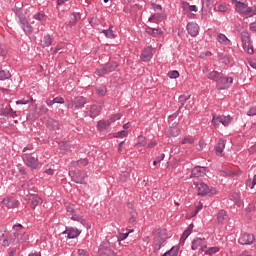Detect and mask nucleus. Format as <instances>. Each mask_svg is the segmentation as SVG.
Here are the masks:
<instances>
[{
    "label": "nucleus",
    "mask_w": 256,
    "mask_h": 256,
    "mask_svg": "<svg viewBox=\"0 0 256 256\" xmlns=\"http://www.w3.org/2000/svg\"><path fill=\"white\" fill-rule=\"evenodd\" d=\"M66 213L68 217H70L73 221H78L79 223H81V225H83V227L91 229V226L89 225V223H87V220L77 214V209H75V205L68 204L66 206Z\"/></svg>",
    "instance_id": "nucleus-1"
},
{
    "label": "nucleus",
    "mask_w": 256,
    "mask_h": 256,
    "mask_svg": "<svg viewBox=\"0 0 256 256\" xmlns=\"http://www.w3.org/2000/svg\"><path fill=\"white\" fill-rule=\"evenodd\" d=\"M241 39H242L243 49L247 51L249 55H253V53H255V50H253V45H251V33L247 31H242Z\"/></svg>",
    "instance_id": "nucleus-2"
},
{
    "label": "nucleus",
    "mask_w": 256,
    "mask_h": 256,
    "mask_svg": "<svg viewBox=\"0 0 256 256\" xmlns=\"http://www.w3.org/2000/svg\"><path fill=\"white\" fill-rule=\"evenodd\" d=\"M22 160L30 169H37V167H39V159L37 156H34L33 153L22 154Z\"/></svg>",
    "instance_id": "nucleus-3"
},
{
    "label": "nucleus",
    "mask_w": 256,
    "mask_h": 256,
    "mask_svg": "<svg viewBox=\"0 0 256 256\" xmlns=\"http://www.w3.org/2000/svg\"><path fill=\"white\" fill-rule=\"evenodd\" d=\"M69 175L74 183H80L81 185H85L87 183V173L82 172L81 170L69 172Z\"/></svg>",
    "instance_id": "nucleus-4"
},
{
    "label": "nucleus",
    "mask_w": 256,
    "mask_h": 256,
    "mask_svg": "<svg viewBox=\"0 0 256 256\" xmlns=\"http://www.w3.org/2000/svg\"><path fill=\"white\" fill-rule=\"evenodd\" d=\"M236 11L237 13H242V15H250L251 13L252 15H256V10L253 11V8L237 0H236Z\"/></svg>",
    "instance_id": "nucleus-5"
},
{
    "label": "nucleus",
    "mask_w": 256,
    "mask_h": 256,
    "mask_svg": "<svg viewBox=\"0 0 256 256\" xmlns=\"http://www.w3.org/2000/svg\"><path fill=\"white\" fill-rule=\"evenodd\" d=\"M206 247H207V240H205V238H196L192 241V246H191L192 251H197V249H199V251L204 253Z\"/></svg>",
    "instance_id": "nucleus-6"
},
{
    "label": "nucleus",
    "mask_w": 256,
    "mask_h": 256,
    "mask_svg": "<svg viewBox=\"0 0 256 256\" xmlns=\"http://www.w3.org/2000/svg\"><path fill=\"white\" fill-rule=\"evenodd\" d=\"M233 83L232 77H225V75L222 74L220 80H218L216 87L217 89H229L231 87V84Z\"/></svg>",
    "instance_id": "nucleus-7"
},
{
    "label": "nucleus",
    "mask_w": 256,
    "mask_h": 256,
    "mask_svg": "<svg viewBox=\"0 0 256 256\" xmlns=\"http://www.w3.org/2000/svg\"><path fill=\"white\" fill-rule=\"evenodd\" d=\"M238 243L240 245H251L255 243V235L247 233L241 234Z\"/></svg>",
    "instance_id": "nucleus-8"
},
{
    "label": "nucleus",
    "mask_w": 256,
    "mask_h": 256,
    "mask_svg": "<svg viewBox=\"0 0 256 256\" xmlns=\"http://www.w3.org/2000/svg\"><path fill=\"white\" fill-rule=\"evenodd\" d=\"M1 203L3 207H6L7 209H15L19 207V202L15 200V198H4Z\"/></svg>",
    "instance_id": "nucleus-9"
},
{
    "label": "nucleus",
    "mask_w": 256,
    "mask_h": 256,
    "mask_svg": "<svg viewBox=\"0 0 256 256\" xmlns=\"http://www.w3.org/2000/svg\"><path fill=\"white\" fill-rule=\"evenodd\" d=\"M186 28L191 37H197L199 35V25L197 23L189 22Z\"/></svg>",
    "instance_id": "nucleus-10"
},
{
    "label": "nucleus",
    "mask_w": 256,
    "mask_h": 256,
    "mask_svg": "<svg viewBox=\"0 0 256 256\" xmlns=\"http://www.w3.org/2000/svg\"><path fill=\"white\" fill-rule=\"evenodd\" d=\"M196 188L198 190V195H200L201 197H205V195H209V193H211V189H209V186H207V184L203 182L197 184Z\"/></svg>",
    "instance_id": "nucleus-11"
},
{
    "label": "nucleus",
    "mask_w": 256,
    "mask_h": 256,
    "mask_svg": "<svg viewBox=\"0 0 256 256\" xmlns=\"http://www.w3.org/2000/svg\"><path fill=\"white\" fill-rule=\"evenodd\" d=\"M86 103H87V98L83 96H78L72 101V107H75V109H79L81 107H85Z\"/></svg>",
    "instance_id": "nucleus-12"
},
{
    "label": "nucleus",
    "mask_w": 256,
    "mask_h": 256,
    "mask_svg": "<svg viewBox=\"0 0 256 256\" xmlns=\"http://www.w3.org/2000/svg\"><path fill=\"white\" fill-rule=\"evenodd\" d=\"M205 171V167L195 166L191 171L190 177H203L206 174Z\"/></svg>",
    "instance_id": "nucleus-13"
},
{
    "label": "nucleus",
    "mask_w": 256,
    "mask_h": 256,
    "mask_svg": "<svg viewBox=\"0 0 256 256\" xmlns=\"http://www.w3.org/2000/svg\"><path fill=\"white\" fill-rule=\"evenodd\" d=\"M128 209H130V218L128 220V223L133 224L137 222V219L139 218V214L135 209H133V204L128 203Z\"/></svg>",
    "instance_id": "nucleus-14"
},
{
    "label": "nucleus",
    "mask_w": 256,
    "mask_h": 256,
    "mask_svg": "<svg viewBox=\"0 0 256 256\" xmlns=\"http://www.w3.org/2000/svg\"><path fill=\"white\" fill-rule=\"evenodd\" d=\"M152 57H153V48L148 47L142 51V54H141L142 61H151Z\"/></svg>",
    "instance_id": "nucleus-15"
},
{
    "label": "nucleus",
    "mask_w": 256,
    "mask_h": 256,
    "mask_svg": "<svg viewBox=\"0 0 256 256\" xmlns=\"http://www.w3.org/2000/svg\"><path fill=\"white\" fill-rule=\"evenodd\" d=\"M43 204V199L38 195H32L30 198V207L31 209H35L37 206Z\"/></svg>",
    "instance_id": "nucleus-16"
},
{
    "label": "nucleus",
    "mask_w": 256,
    "mask_h": 256,
    "mask_svg": "<svg viewBox=\"0 0 256 256\" xmlns=\"http://www.w3.org/2000/svg\"><path fill=\"white\" fill-rule=\"evenodd\" d=\"M64 233L68 234V239H75L76 237H79V235H81V230L71 227L64 231Z\"/></svg>",
    "instance_id": "nucleus-17"
},
{
    "label": "nucleus",
    "mask_w": 256,
    "mask_h": 256,
    "mask_svg": "<svg viewBox=\"0 0 256 256\" xmlns=\"http://www.w3.org/2000/svg\"><path fill=\"white\" fill-rule=\"evenodd\" d=\"M101 109H103L101 104H94V105H92V107L90 109V117L92 119H95V117H97L99 115V113H101Z\"/></svg>",
    "instance_id": "nucleus-18"
},
{
    "label": "nucleus",
    "mask_w": 256,
    "mask_h": 256,
    "mask_svg": "<svg viewBox=\"0 0 256 256\" xmlns=\"http://www.w3.org/2000/svg\"><path fill=\"white\" fill-rule=\"evenodd\" d=\"M12 11L19 18L21 25H27V23H28L27 18L23 15V13H21V9L15 7L12 9Z\"/></svg>",
    "instance_id": "nucleus-19"
},
{
    "label": "nucleus",
    "mask_w": 256,
    "mask_h": 256,
    "mask_svg": "<svg viewBox=\"0 0 256 256\" xmlns=\"http://www.w3.org/2000/svg\"><path fill=\"white\" fill-rule=\"evenodd\" d=\"M12 11L19 18L21 25H27V23H28L27 18L23 15V13H21V9L15 7L12 9Z\"/></svg>",
    "instance_id": "nucleus-20"
},
{
    "label": "nucleus",
    "mask_w": 256,
    "mask_h": 256,
    "mask_svg": "<svg viewBox=\"0 0 256 256\" xmlns=\"http://www.w3.org/2000/svg\"><path fill=\"white\" fill-rule=\"evenodd\" d=\"M201 5V10L204 11V13H208V11H211V9H213V3L211 0H202Z\"/></svg>",
    "instance_id": "nucleus-21"
},
{
    "label": "nucleus",
    "mask_w": 256,
    "mask_h": 256,
    "mask_svg": "<svg viewBox=\"0 0 256 256\" xmlns=\"http://www.w3.org/2000/svg\"><path fill=\"white\" fill-rule=\"evenodd\" d=\"M46 125L48 129H52L53 131H57V129H59V121L53 118H49L46 122Z\"/></svg>",
    "instance_id": "nucleus-22"
},
{
    "label": "nucleus",
    "mask_w": 256,
    "mask_h": 256,
    "mask_svg": "<svg viewBox=\"0 0 256 256\" xmlns=\"http://www.w3.org/2000/svg\"><path fill=\"white\" fill-rule=\"evenodd\" d=\"M223 73L218 72V71H212L209 73L208 75V79H210L211 81H215L216 84L219 83V80L221 79Z\"/></svg>",
    "instance_id": "nucleus-23"
},
{
    "label": "nucleus",
    "mask_w": 256,
    "mask_h": 256,
    "mask_svg": "<svg viewBox=\"0 0 256 256\" xmlns=\"http://www.w3.org/2000/svg\"><path fill=\"white\" fill-rule=\"evenodd\" d=\"M87 165H89V160L87 158L71 162L72 167H87Z\"/></svg>",
    "instance_id": "nucleus-24"
},
{
    "label": "nucleus",
    "mask_w": 256,
    "mask_h": 256,
    "mask_svg": "<svg viewBox=\"0 0 256 256\" xmlns=\"http://www.w3.org/2000/svg\"><path fill=\"white\" fill-rule=\"evenodd\" d=\"M16 239L18 241V245H21V243H25V241L29 240V234L16 232Z\"/></svg>",
    "instance_id": "nucleus-25"
},
{
    "label": "nucleus",
    "mask_w": 256,
    "mask_h": 256,
    "mask_svg": "<svg viewBox=\"0 0 256 256\" xmlns=\"http://www.w3.org/2000/svg\"><path fill=\"white\" fill-rule=\"evenodd\" d=\"M223 149H225V140L219 139L215 146L216 155H221V153H223Z\"/></svg>",
    "instance_id": "nucleus-26"
},
{
    "label": "nucleus",
    "mask_w": 256,
    "mask_h": 256,
    "mask_svg": "<svg viewBox=\"0 0 256 256\" xmlns=\"http://www.w3.org/2000/svg\"><path fill=\"white\" fill-rule=\"evenodd\" d=\"M146 33L152 37H158V35H161L163 31H161V29L147 27Z\"/></svg>",
    "instance_id": "nucleus-27"
},
{
    "label": "nucleus",
    "mask_w": 256,
    "mask_h": 256,
    "mask_svg": "<svg viewBox=\"0 0 256 256\" xmlns=\"http://www.w3.org/2000/svg\"><path fill=\"white\" fill-rule=\"evenodd\" d=\"M189 99H191V95H188V96L181 95V96H179L178 101H179L180 105H179L178 111H181V109L183 107H185V103H187V101H189Z\"/></svg>",
    "instance_id": "nucleus-28"
},
{
    "label": "nucleus",
    "mask_w": 256,
    "mask_h": 256,
    "mask_svg": "<svg viewBox=\"0 0 256 256\" xmlns=\"http://www.w3.org/2000/svg\"><path fill=\"white\" fill-rule=\"evenodd\" d=\"M228 217H227V212H225V210H220L218 212V215H217V221L218 223H225V221H227Z\"/></svg>",
    "instance_id": "nucleus-29"
},
{
    "label": "nucleus",
    "mask_w": 256,
    "mask_h": 256,
    "mask_svg": "<svg viewBox=\"0 0 256 256\" xmlns=\"http://www.w3.org/2000/svg\"><path fill=\"white\" fill-rule=\"evenodd\" d=\"M100 256H115V252L111 250V248H100L99 249Z\"/></svg>",
    "instance_id": "nucleus-30"
},
{
    "label": "nucleus",
    "mask_w": 256,
    "mask_h": 256,
    "mask_svg": "<svg viewBox=\"0 0 256 256\" xmlns=\"http://www.w3.org/2000/svg\"><path fill=\"white\" fill-rule=\"evenodd\" d=\"M109 125H111L109 120H100L97 123V128L99 131H103V130L107 129L109 127Z\"/></svg>",
    "instance_id": "nucleus-31"
},
{
    "label": "nucleus",
    "mask_w": 256,
    "mask_h": 256,
    "mask_svg": "<svg viewBox=\"0 0 256 256\" xmlns=\"http://www.w3.org/2000/svg\"><path fill=\"white\" fill-rule=\"evenodd\" d=\"M8 241H10L11 245H19V241H17V232H13L9 235H6Z\"/></svg>",
    "instance_id": "nucleus-32"
},
{
    "label": "nucleus",
    "mask_w": 256,
    "mask_h": 256,
    "mask_svg": "<svg viewBox=\"0 0 256 256\" xmlns=\"http://www.w3.org/2000/svg\"><path fill=\"white\" fill-rule=\"evenodd\" d=\"M95 73H96V75H99V77H102V75H109V70H107L106 65H104V66L102 65L97 68Z\"/></svg>",
    "instance_id": "nucleus-33"
},
{
    "label": "nucleus",
    "mask_w": 256,
    "mask_h": 256,
    "mask_svg": "<svg viewBox=\"0 0 256 256\" xmlns=\"http://www.w3.org/2000/svg\"><path fill=\"white\" fill-rule=\"evenodd\" d=\"M9 113H11V106L2 105V107L0 108V115H2L3 117H9Z\"/></svg>",
    "instance_id": "nucleus-34"
},
{
    "label": "nucleus",
    "mask_w": 256,
    "mask_h": 256,
    "mask_svg": "<svg viewBox=\"0 0 256 256\" xmlns=\"http://www.w3.org/2000/svg\"><path fill=\"white\" fill-rule=\"evenodd\" d=\"M168 133L170 137H177L181 133V129H179L177 126H172L170 127Z\"/></svg>",
    "instance_id": "nucleus-35"
},
{
    "label": "nucleus",
    "mask_w": 256,
    "mask_h": 256,
    "mask_svg": "<svg viewBox=\"0 0 256 256\" xmlns=\"http://www.w3.org/2000/svg\"><path fill=\"white\" fill-rule=\"evenodd\" d=\"M106 69L108 70V73H113L117 67H119V64L115 61L106 63Z\"/></svg>",
    "instance_id": "nucleus-36"
},
{
    "label": "nucleus",
    "mask_w": 256,
    "mask_h": 256,
    "mask_svg": "<svg viewBox=\"0 0 256 256\" xmlns=\"http://www.w3.org/2000/svg\"><path fill=\"white\" fill-rule=\"evenodd\" d=\"M230 199H231V201H234V203H236V205H240V203H241V195L237 192H232L230 194Z\"/></svg>",
    "instance_id": "nucleus-37"
},
{
    "label": "nucleus",
    "mask_w": 256,
    "mask_h": 256,
    "mask_svg": "<svg viewBox=\"0 0 256 256\" xmlns=\"http://www.w3.org/2000/svg\"><path fill=\"white\" fill-rule=\"evenodd\" d=\"M103 34H105V37L108 39H115V33H113V26H110L109 29L103 30Z\"/></svg>",
    "instance_id": "nucleus-38"
},
{
    "label": "nucleus",
    "mask_w": 256,
    "mask_h": 256,
    "mask_svg": "<svg viewBox=\"0 0 256 256\" xmlns=\"http://www.w3.org/2000/svg\"><path fill=\"white\" fill-rule=\"evenodd\" d=\"M179 255V248L172 247L170 250L166 251L162 256H177Z\"/></svg>",
    "instance_id": "nucleus-39"
},
{
    "label": "nucleus",
    "mask_w": 256,
    "mask_h": 256,
    "mask_svg": "<svg viewBox=\"0 0 256 256\" xmlns=\"http://www.w3.org/2000/svg\"><path fill=\"white\" fill-rule=\"evenodd\" d=\"M11 72L9 70L0 69V81H5V79H10Z\"/></svg>",
    "instance_id": "nucleus-40"
},
{
    "label": "nucleus",
    "mask_w": 256,
    "mask_h": 256,
    "mask_svg": "<svg viewBox=\"0 0 256 256\" xmlns=\"http://www.w3.org/2000/svg\"><path fill=\"white\" fill-rule=\"evenodd\" d=\"M217 39H218V42L222 43L223 45H229V43H231V41H229V39L227 38V36H225V34H219Z\"/></svg>",
    "instance_id": "nucleus-41"
},
{
    "label": "nucleus",
    "mask_w": 256,
    "mask_h": 256,
    "mask_svg": "<svg viewBox=\"0 0 256 256\" xmlns=\"http://www.w3.org/2000/svg\"><path fill=\"white\" fill-rule=\"evenodd\" d=\"M218 251H219L218 247H210L209 248V247L206 246V248L204 250V253L206 255H215V253H218Z\"/></svg>",
    "instance_id": "nucleus-42"
},
{
    "label": "nucleus",
    "mask_w": 256,
    "mask_h": 256,
    "mask_svg": "<svg viewBox=\"0 0 256 256\" xmlns=\"http://www.w3.org/2000/svg\"><path fill=\"white\" fill-rule=\"evenodd\" d=\"M121 117H123L122 113H116V114H112L110 116V118L108 119V121L111 123H115V121H119V119H121Z\"/></svg>",
    "instance_id": "nucleus-43"
},
{
    "label": "nucleus",
    "mask_w": 256,
    "mask_h": 256,
    "mask_svg": "<svg viewBox=\"0 0 256 256\" xmlns=\"http://www.w3.org/2000/svg\"><path fill=\"white\" fill-rule=\"evenodd\" d=\"M96 91L100 97H105V95L107 94V87L99 86L96 88Z\"/></svg>",
    "instance_id": "nucleus-44"
},
{
    "label": "nucleus",
    "mask_w": 256,
    "mask_h": 256,
    "mask_svg": "<svg viewBox=\"0 0 256 256\" xmlns=\"http://www.w3.org/2000/svg\"><path fill=\"white\" fill-rule=\"evenodd\" d=\"M53 43V39L51 38V35L44 36V44H42V47H49Z\"/></svg>",
    "instance_id": "nucleus-45"
},
{
    "label": "nucleus",
    "mask_w": 256,
    "mask_h": 256,
    "mask_svg": "<svg viewBox=\"0 0 256 256\" xmlns=\"http://www.w3.org/2000/svg\"><path fill=\"white\" fill-rule=\"evenodd\" d=\"M231 117L229 116H220V121L224 127H228L229 123H231Z\"/></svg>",
    "instance_id": "nucleus-46"
},
{
    "label": "nucleus",
    "mask_w": 256,
    "mask_h": 256,
    "mask_svg": "<svg viewBox=\"0 0 256 256\" xmlns=\"http://www.w3.org/2000/svg\"><path fill=\"white\" fill-rule=\"evenodd\" d=\"M145 147L147 145V138L145 136H139L138 137V142L136 143V146L139 147Z\"/></svg>",
    "instance_id": "nucleus-47"
},
{
    "label": "nucleus",
    "mask_w": 256,
    "mask_h": 256,
    "mask_svg": "<svg viewBox=\"0 0 256 256\" xmlns=\"http://www.w3.org/2000/svg\"><path fill=\"white\" fill-rule=\"evenodd\" d=\"M59 147L62 151H71V145L69 144V142H60Z\"/></svg>",
    "instance_id": "nucleus-48"
},
{
    "label": "nucleus",
    "mask_w": 256,
    "mask_h": 256,
    "mask_svg": "<svg viewBox=\"0 0 256 256\" xmlns=\"http://www.w3.org/2000/svg\"><path fill=\"white\" fill-rule=\"evenodd\" d=\"M161 244H157L154 242V251L157 253V251H161V247H165L167 245V240H161Z\"/></svg>",
    "instance_id": "nucleus-49"
},
{
    "label": "nucleus",
    "mask_w": 256,
    "mask_h": 256,
    "mask_svg": "<svg viewBox=\"0 0 256 256\" xmlns=\"http://www.w3.org/2000/svg\"><path fill=\"white\" fill-rule=\"evenodd\" d=\"M23 27V31L25 33H28V35H31V33H33V27H31V24H29V22H27V24L22 25Z\"/></svg>",
    "instance_id": "nucleus-50"
},
{
    "label": "nucleus",
    "mask_w": 256,
    "mask_h": 256,
    "mask_svg": "<svg viewBox=\"0 0 256 256\" xmlns=\"http://www.w3.org/2000/svg\"><path fill=\"white\" fill-rule=\"evenodd\" d=\"M129 135V132L127 130H122L120 132H117L114 134V137L123 139V137H127Z\"/></svg>",
    "instance_id": "nucleus-51"
},
{
    "label": "nucleus",
    "mask_w": 256,
    "mask_h": 256,
    "mask_svg": "<svg viewBox=\"0 0 256 256\" xmlns=\"http://www.w3.org/2000/svg\"><path fill=\"white\" fill-rule=\"evenodd\" d=\"M220 175H221L222 177H235V176H237V175H239V174H237V173H230V172L227 171V170H222V171H220Z\"/></svg>",
    "instance_id": "nucleus-52"
},
{
    "label": "nucleus",
    "mask_w": 256,
    "mask_h": 256,
    "mask_svg": "<svg viewBox=\"0 0 256 256\" xmlns=\"http://www.w3.org/2000/svg\"><path fill=\"white\" fill-rule=\"evenodd\" d=\"M168 77H170V79H177V77H179V71H170L168 72Z\"/></svg>",
    "instance_id": "nucleus-53"
},
{
    "label": "nucleus",
    "mask_w": 256,
    "mask_h": 256,
    "mask_svg": "<svg viewBox=\"0 0 256 256\" xmlns=\"http://www.w3.org/2000/svg\"><path fill=\"white\" fill-rule=\"evenodd\" d=\"M194 139L193 137H185L183 140H182V145H185V144H189V145H192V143H194Z\"/></svg>",
    "instance_id": "nucleus-54"
},
{
    "label": "nucleus",
    "mask_w": 256,
    "mask_h": 256,
    "mask_svg": "<svg viewBox=\"0 0 256 256\" xmlns=\"http://www.w3.org/2000/svg\"><path fill=\"white\" fill-rule=\"evenodd\" d=\"M73 16H74V19L72 22H70L71 27H73V25H75V23H77V21L81 19V14L79 13H74Z\"/></svg>",
    "instance_id": "nucleus-55"
},
{
    "label": "nucleus",
    "mask_w": 256,
    "mask_h": 256,
    "mask_svg": "<svg viewBox=\"0 0 256 256\" xmlns=\"http://www.w3.org/2000/svg\"><path fill=\"white\" fill-rule=\"evenodd\" d=\"M212 123L215 125V127H219V124L221 123V116L213 117Z\"/></svg>",
    "instance_id": "nucleus-56"
},
{
    "label": "nucleus",
    "mask_w": 256,
    "mask_h": 256,
    "mask_svg": "<svg viewBox=\"0 0 256 256\" xmlns=\"http://www.w3.org/2000/svg\"><path fill=\"white\" fill-rule=\"evenodd\" d=\"M1 245L3 247H9L11 245V242L9 241V238L7 236H5V238L2 240Z\"/></svg>",
    "instance_id": "nucleus-57"
},
{
    "label": "nucleus",
    "mask_w": 256,
    "mask_h": 256,
    "mask_svg": "<svg viewBox=\"0 0 256 256\" xmlns=\"http://www.w3.org/2000/svg\"><path fill=\"white\" fill-rule=\"evenodd\" d=\"M48 112H49V108L48 107L40 106V108H39L40 115H45Z\"/></svg>",
    "instance_id": "nucleus-58"
},
{
    "label": "nucleus",
    "mask_w": 256,
    "mask_h": 256,
    "mask_svg": "<svg viewBox=\"0 0 256 256\" xmlns=\"http://www.w3.org/2000/svg\"><path fill=\"white\" fill-rule=\"evenodd\" d=\"M126 237H129V232L120 233L119 236H118V241H125Z\"/></svg>",
    "instance_id": "nucleus-59"
},
{
    "label": "nucleus",
    "mask_w": 256,
    "mask_h": 256,
    "mask_svg": "<svg viewBox=\"0 0 256 256\" xmlns=\"http://www.w3.org/2000/svg\"><path fill=\"white\" fill-rule=\"evenodd\" d=\"M34 19H37V21H43V19H45V14H41L40 12H38L34 15Z\"/></svg>",
    "instance_id": "nucleus-60"
},
{
    "label": "nucleus",
    "mask_w": 256,
    "mask_h": 256,
    "mask_svg": "<svg viewBox=\"0 0 256 256\" xmlns=\"http://www.w3.org/2000/svg\"><path fill=\"white\" fill-rule=\"evenodd\" d=\"M218 11H219L220 13H226V11H227V6H226V5H223V4L218 5Z\"/></svg>",
    "instance_id": "nucleus-61"
},
{
    "label": "nucleus",
    "mask_w": 256,
    "mask_h": 256,
    "mask_svg": "<svg viewBox=\"0 0 256 256\" xmlns=\"http://www.w3.org/2000/svg\"><path fill=\"white\" fill-rule=\"evenodd\" d=\"M78 256H89V253L83 249L78 250Z\"/></svg>",
    "instance_id": "nucleus-62"
},
{
    "label": "nucleus",
    "mask_w": 256,
    "mask_h": 256,
    "mask_svg": "<svg viewBox=\"0 0 256 256\" xmlns=\"http://www.w3.org/2000/svg\"><path fill=\"white\" fill-rule=\"evenodd\" d=\"M247 115L250 117H253V115H256V108H252L248 111Z\"/></svg>",
    "instance_id": "nucleus-63"
},
{
    "label": "nucleus",
    "mask_w": 256,
    "mask_h": 256,
    "mask_svg": "<svg viewBox=\"0 0 256 256\" xmlns=\"http://www.w3.org/2000/svg\"><path fill=\"white\" fill-rule=\"evenodd\" d=\"M249 65L253 67V69H256V59H252L249 61Z\"/></svg>",
    "instance_id": "nucleus-64"
}]
</instances>
